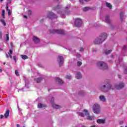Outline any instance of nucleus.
<instances>
[{
  "mask_svg": "<svg viewBox=\"0 0 127 127\" xmlns=\"http://www.w3.org/2000/svg\"><path fill=\"white\" fill-rule=\"evenodd\" d=\"M82 10L83 11H88V10H89V8L88 7H85L83 8Z\"/></svg>",
  "mask_w": 127,
  "mask_h": 127,
  "instance_id": "30",
  "label": "nucleus"
},
{
  "mask_svg": "<svg viewBox=\"0 0 127 127\" xmlns=\"http://www.w3.org/2000/svg\"><path fill=\"white\" fill-rule=\"evenodd\" d=\"M123 16H124V12H121L120 13V17H121V18H123Z\"/></svg>",
  "mask_w": 127,
  "mask_h": 127,
  "instance_id": "37",
  "label": "nucleus"
},
{
  "mask_svg": "<svg viewBox=\"0 0 127 127\" xmlns=\"http://www.w3.org/2000/svg\"><path fill=\"white\" fill-rule=\"evenodd\" d=\"M28 15H31V10H28Z\"/></svg>",
  "mask_w": 127,
  "mask_h": 127,
  "instance_id": "44",
  "label": "nucleus"
},
{
  "mask_svg": "<svg viewBox=\"0 0 127 127\" xmlns=\"http://www.w3.org/2000/svg\"><path fill=\"white\" fill-rule=\"evenodd\" d=\"M3 65H5V63H3Z\"/></svg>",
  "mask_w": 127,
  "mask_h": 127,
  "instance_id": "55",
  "label": "nucleus"
},
{
  "mask_svg": "<svg viewBox=\"0 0 127 127\" xmlns=\"http://www.w3.org/2000/svg\"><path fill=\"white\" fill-rule=\"evenodd\" d=\"M110 90H115V87L110 84V83L104 84L100 87V90L104 93H107V92H108Z\"/></svg>",
  "mask_w": 127,
  "mask_h": 127,
  "instance_id": "2",
  "label": "nucleus"
},
{
  "mask_svg": "<svg viewBox=\"0 0 127 127\" xmlns=\"http://www.w3.org/2000/svg\"><path fill=\"white\" fill-rule=\"evenodd\" d=\"M97 66L102 69V70H106V69H108V65L103 62H99L97 63Z\"/></svg>",
  "mask_w": 127,
  "mask_h": 127,
  "instance_id": "5",
  "label": "nucleus"
},
{
  "mask_svg": "<svg viewBox=\"0 0 127 127\" xmlns=\"http://www.w3.org/2000/svg\"><path fill=\"white\" fill-rule=\"evenodd\" d=\"M10 3H11V0H7L6 6H8V4H10Z\"/></svg>",
  "mask_w": 127,
  "mask_h": 127,
  "instance_id": "32",
  "label": "nucleus"
},
{
  "mask_svg": "<svg viewBox=\"0 0 127 127\" xmlns=\"http://www.w3.org/2000/svg\"><path fill=\"white\" fill-rule=\"evenodd\" d=\"M9 54L10 55H11V54H12V51L11 50H10L9 51Z\"/></svg>",
  "mask_w": 127,
  "mask_h": 127,
  "instance_id": "47",
  "label": "nucleus"
},
{
  "mask_svg": "<svg viewBox=\"0 0 127 127\" xmlns=\"http://www.w3.org/2000/svg\"><path fill=\"white\" fill-rule=\"evenodd\" d=\"M2 72V70L1 69H0V73H1Z\"/></svg>",
  "mask_w": 127,
  "mask_h": 127,
  "instance_id": "53",
  "label": "nucleus"
},
{
  "mask_svg": "<svg viewBox=\"0 0 127 127\" xmlns=\"http://www.w3.org/2000/svg\"><path fill=\"white\" fill-rule=\"evenodd\" d=\"M33 41L35 43H38V42H39V39H38V38H37V37L34 36L33 37Z\"/></svg>",
  "mask_w": 127,
  "mask_h": 127,
  "instance_id": "15",
  "label": "nucleus"
},
{
  "mask_svg": "<svg viewBox=\"0 0 127 127\" xmlns=\"http://www.w3.org/2000/svg\"><path fill=\"white\" fill-rule=\"evenodd\" d=\"M111 52H112V50H108V51H106L105 53V54H106V55H108L110 54V53H111Z\"/></svg>",
  "mask_w": 127,
  "mask_h": 127,
  "instance_id": "31",
  "label": "nucleus"
},
{
  "mask_svg": "<svg viewBox=\"0 0 127 127\" xmlns=\"http://www.w3.org/2000/svg\"><path fill=\"white\" fill-rule=\"evenodd\" d=\"M0 22H1V23L3 24L4 26H5V25H6V23H5V21H4V20H3V19H1Z\"/></svg>",
  "mask_w": 127,
  "mask_h": 127,
  "instance_id": "24",
  "label": "nucleus"
},
{
  "mask_svg": "<svg viewBox=\"0 0 127 127\" xmlns=\"http://www.w3.org/2000/svg\"><path fill=\"white\" fill-rule=\"evenodd\" d=\"M6 9L7 11L8 12V15L10 16V15H11V12H10V10L8 9V6H6Z\"/></svg>",
  "mask_w": 127,
  "mask_h": 127,
  "instance_id": "22",
  "label": "nucleus"
},
{
  "mask_svg": "<svg viewBox=\"0 0 127 127\" xmlns=\"http://www.w3.org/2000/svg\"><path fill=\"white\" fill-rule=\"evenodd\" d=\"M82 20L79 18L75 19L74 24L76 27H80L82 24Z\"/></svg>",
  "mask_w": 127,
  "mask_h": 127,
  "instance_id": "6",
  "label": "nucleus"
},
{
  "mask_svg": "<svg viewBox=\"0 0 127 127\" xmlns=\"http://www.w3.org/2000/svg\"><path fill=\"white\" fill-rule=\"evenodd\" d=\"M54 101V98H52V106L54 109H60V106L56 105L55 103H53Z\"/></svg>",
  "mask_w": 127,
  "mask_h": 127,
  "instance_id": "11",
  "label": "nucleus"
},
{
  "mask_svg": "<svg viewBox=\"0 0 127 127\" xmlns=\"http://www.w3.org/2000/svg\"><path fill=\"white\" fill-rule=\"evenodd\" d=\"M15 74L16 76H19V73H18V71L16 70L15 71Z\"/></svg>",
  "mask_w": 127,
  "mask_h": 127,
  "instance_id": "34",
  "label": "nucleus"
},
{
  "mask_svg": "<svg viewBox=\"0 0 127 127\" xmlns=\"http://www.w3.org/2000/svg\"><path fill=\"white\" fill-rule=\"evenodd\" d=\"M125 87V83H121L119 84V85H117L115 86V87H114V89L116 88L117 90H121V89H123Z\"/></svg>",
  "mask_w": 127,
  "mask_h": 127,
  "instance_id": "9",
  "label": "nucleus"
},
{
  "mask_svg": "<svg viewBox=\"0 0 127 127\" xmlns=\"http://www.w3.org/2000/svg\"><path fill=\"white\" fill-rule=\"evenodd\" d=\"M70 7H71V5L70 4L67 5L66 7H65V13H67V14H69V12H67V10H68V9H69V8H70Z\"/></svg>",
  "mask_w": 127,
  "mask_h": 127,
  "instance_id": "21",
  "label": "nucleus"
},
{
  "mask_svg": "<svg viewBox=\"0 0 127 127\" xmlns=\"http://www.w3.org/2000/svg\"><path fill=\"white\" fill-rule=\"evenodd\" d=\"M2 0H0V1H2Z\"/></svg>",
  "mask_w": 127,
  "mask_h": 127,
  "instance_id": "56",
  "label": "nucleus"
},
{
  "mask_svg": "<svg viewBox=\"0 0 127 127\" xmlns=\"http://www.w3.org/2000/svg\"><path fill=\"white\" fill-rule=\"evenodd\" d=\"M58 61L59 63L60 66H62V65H63V63H64V58L61 56H59Z\"/></svg>",
  "mask_w": 127,
  "mask_h": 127,
  "instance_id": "8",
  "label": "nucleus"
},
{
  "mask_svg": "<svg viewBox=\"0 0 127 127\" xmlns=\"http://www.w3.org/2000/svg\"><path fill=\"white\" fill-rule=\"evenodd\" d=\"M123 127V126H121V127Z\"/></svg>",
  "mask_w": 127,
  "mask_h": 127,
  "instance_id": "58",
  "label": "nucleus"
},
{
  "mask_svg": "<svg viewBox=\"0 0 127 127\" xmlns=\"http://www.w3.org/2000/svg\"><path fill=\"white\" fill-rule=\"evenodd\" d=\"M13 60H14L15 63H16V59H17V58H16V56H14L13 57Z\"/></svg>",
  "mask_w": 127,
  "mask_h": 127,
  "instance_id": "33",
  "label": "nucleus"
},
{
  "mask_svg": "<svg viewBox=\"0 0 127 127\" xmlns=\"http://www.w3.org/2000/svg\"><path fill=\"white\" fill-rule=\"evenodd\" d=\"M56 81L57 82H58V83H59V84H60V85L63 84V81H62V80L60 79V78H59L58 77L56 78Z\"/></svg>",
  "mask_w": 127,
  "mask_h": 127,
  "instance_id": "17",
  "label": "nucleus"
},
{
  "mask_svg": "<svg viewBox=\"0 0 127 127\" xmlns=\"http://www.w3.org/2000/svg\"><path fill=\"white\" fill-rule=\"evenodd\" d=\"M76 57H77V58H80V57H81V55H80V54H77V55H76Z\"/></svg>",
  "mask_w": 127,
  "mask_h": 127,
  "instance_id": "45",
  "label": "nucleus"
},
{
  "mask_svg": "<svg viewBox=\"0 0 127 127\" xmlns=\"http://www.w3.org/2000/svg\"><path fill=\"white\" fill-rule=\"evenodd\" d=\"M5 40L6 41H8L9 40V37L8 36V34H6V37L5 38Z\"/></svg>",
  "mask_w": 127,
  "mask_h": 127,
  "instance_id": "28",
  "label": "nucleus"
},
{
  "mask_svg": "<svg viewBox=\"0 0 127 127\" xmlns=\"http://www.w3.org/2000/svg\"><path fill=\"white\" fill-rule=\"evenodd\" d=\"M65 78L66 79H71V78H72V77L71 76V75H66Z\"/></svg>",
  "mask_w": 127,
  "mask_h": 127,
  "instance_id": "38",
  "label": "nucleus"
},
{
  "mask_svg": "<svg viewBox=\"0 0 127 127\" xmlns=\"http://www.w3.org/2000/svg\"><path fill=\"white\" fill-rule=\"evenodd\" d=\"M106 6H107V7H109L110 9L113 8V6H112V4L108 2H106Z\"/></svg>",
  "mask_w": 127,
  "mask_h": 127,
  "instance_id": "23",
  "label": "nucleus"
},
{
  "mask_svg": "<svg viewBox=\"0 0 127 127\" xmlns=\"http://www.w3.org/2000/svg\"><path fill=\"white\" fill-rule=\"evenodd\" d=\"M24 18H27V16H26V15H24Z\"/></svg>",
  "mask_w": 127,
  "mask_h": 127,
  "instance_id": "52",
  "label": "nucleus"
},
{
  "mask_svg": "<svg viewBox=\"0 0 127 127\" xmlns=\"http://www.w3.org/2000/svg\"><path fill=\"white\" fill-rule=\"evenodd\" d=\"M90 0H79V2L81 4H83L84 3V1H89Z\"/></svg>",
  "mask_w": 127,
  "mask_h": 127,
  "instance_id": "27",
  "label": "nucleus"
},
{
  "mask_svg": "<svg viewBox=\"0 0 127 127\" xmlns=\"http://www.w3.org/2000/svg\"><path fill=\"white\" fill-rule=\"evenodd\" d=\"M78 95H79V96H83V95H84V91L81 90L79 91L78 92Z\"/></svg>",
  "mask_w": 127,
  "mask_h": 127,
  "instance_id": "29",
  "label": "nucleus"
},
{
  "mask_svg": "<svg viewBox=\"0 0 127 127\" xmlns=\"http://www.w3.org/2000/svg\"><path fill=\"white\" fill-rule=\"evenodd\" d=\"M83 113L82 112H77V114L78 116H79L80 117H82L84 118L85 116H87V120H88L89 121H92L94 120V117L93 116H90L89 112H88V110L84 109L83 110Z\"/></svg>",
  "mask_w": 127,
  "mask_h": 127,
  "instance_id": "3",
  "label": "nucleus"
},
{
  "mask_svg": "<svg viewBox=\"0 0 127 127\" xmlns=\"http://www.w3.org/2000/svg\"><path fill=\"white\" fill-rule=\"evenodd\" d=\"M84 48H80V49H79V51H80V52H83V51H84Z\"/></svg>",
  "mask_w": 127,
  "mask_h": 127,
  "instance_id": "40",
  "label": "nucleus"
},
{
  "mask_svg": "<svg viewBox=\"0 0 127 127\" xmlns=\"http://www.w3.org/2000/svg\"><path fill=\"white\" fill-rule=\"evenodd\" d=\"M43 80V78L42 77H40L34 79V80L36 81L37 83H40Z\"/></svg>",
  "mask_w": 127,
  "mask_h": 127,
  "instance_id": "18",
  "label": "nucleus"
},
{
  "mask_svg": "<svg viewBox=\"0 0 127 127\" xmlns=\"http://www.w3.org/2000/svg\"><path fill=\"white\" fill-rule=\"evenodd\" d=\"M8 54L9 55V57H10V59H12V56L9 54V53H8Z\"/></svg>",
  "mask_w": 127,
  "mask_h": 127,
  "instance_id": "43",
  "label": "nucleus"
},
{
  "mask_svg": "<svg viewBox=\"0 0 127 127\" xmlns=\"http://www.w3.org/2000/svg\"><path fill=\"white\" fill-rule=\"evenodd\" d=\"M3 115H1L0 116V119H3Z\"/></svg>",
  "mask_w": 127,
  "mask_h": 127,
  "instance_id": "48",
  "label": "nucleus"
},
{
  "mask_svg": "<svg viewBox=\"0 0 127 127\" xmlns=\"http://www.w3.org/2000/svg\"><path fill=\"white\" fill-rule=\"evenodd\" d=\"M61 14V17H64L65 16V14L62 13V12L59 13Z\"/></svg>",
  "mask_w": 127,
  "mask_h": 127,
  "instance_id": "35",
  "label": "nucleus"
},
{
  "mask_svg": "<svg viewBox=\"0 0 127 127\" xmlns=\"http://www.w3.org/2000/svg\"><path fill=\"white\" fill-rule=\"evenodd\" d=\"M105 21L107 23H111V20L110 19V16H107L105 17Z\"/></svg>",
  "mask_w": 127,
  "mask_h": 127,
  "instance_id": "19",
  "label": "nucleus"
},
{
  "mask_svg": "<svg viewBox=\"0 0 127 127\" xmlns=\"http://www.w3.org/2000/svg\"><path fill=\"white\" fill-rule=\"evenodd\" d=\"M52 33H58L59 34H64L65 32L64 30L61 29H54L51 32Z\"/></svg>",
  "mask_w": 127,
  "mask_h": 127,
  "instance_id": "7",
  "label": "nucleus"
},
{
  "mask_svg": "<svg viewBox=\"0 0 127 127\" xmlns=\"http://www.w3.org/2000/svg\"><path fill=\"white\" fill-rule=\"evenodd\" d=\"M76 79H81L82 78V74L80 72H77L75 75Z\"/></svg>",
  "mask_w": 127,
  "mask_h": 127,
  "instance_id": "14",
  "label": "nucleus"
},
{
  "mask_svg": "<svg viewBox=\"0 0 127 127\" xmlns=\"http://www.w3.org/2000/svg\"><path fill=\"white\" fill-rule=\"evenodd\" d=\"M6 58H8V57H9V55H8V54H6Z\"/></svg>",
  "mask_w": 127,
  "mask_h": 127,
  "instance_id": "49",
  "label": "nucleus"
},
{
  "mask_svg": "<svg viewBox=\"0 0 127 127\" xmlns=\"http://www.w3.org/2000/svg\"><path fill=\"white\" fill-rule=\"evenodd\" d=\"M108 35L107 33H104L102 34L98 37L96 38L94 41V44H102V43L107 39Z\"/></svg>",
  "mask_w": 127,
  "mask_h": 127,
  "instance_id": "1",
  "label": "nucleus"
},
{
  "mask_svg": "<svg viewBox=\"0 0 127 127\" xmlns=\"http://www.w3.org/2000/svg\"><path fill=\"white\" fill-rule=\"evenodd\" d=\"M81 65H82V62H77V66H80Z\"/></svg>",
  "mask_w": 127,
  "mask_h": 127,
  "instance_id": "39",
  "label": "nucleus"
},
{
  "mask_svg": "<svg viewBox=\"0 0 127 127\" xmlns=\"http://www.w3.org/2000/svg\"><path fill=\"white\" fill-rule=\"evenodd\" d=\"M97 124H105V121L103 119H98L97 120Z\"/></svg>",
  "mask_w": 127,
  "mask_h": 127,
  "instance_id": "16",
  "label": "nucleus"
},
{
  "mask_svg": "<svg viewBox=\"0 0 127 127\" xmlns=\"http://www.w3.org/2000/svg\"><path fill=\"white\" fill-rule=\"evenodd\" d=\"M123 124H124V122H123V121H120V125H123Z\"/></svg>",
  "mask_w": 127,
  "mask_h": 127,
  "instance_id": "50",
  "label": "nucleus"
},
{
  "mask_svg": "<svg viewBox=\"0 0 127 127\" xmlns=\"http://www.w3.org/2000/svg\"><path fill=\"white\" fill-rule=\"evenodd\" d=\"M59 8H61V5H59L55 9L56 10L57 9H59Z\"/></svg>",
  "mask_w": 127,
  "mask_h": 127,
  "instance_id": "36",
  "label": "nucleus"
},
{
  "mask_svg": "<svg viewBox=\"0 0 127 127\" xmlns=\"http://www.w3.org/2000/svg\"><path fill=\"white\" fill-rule=\"evenodd\" d=\"M9 113H10L9 110H6L5 113L4 115L5 119H7V118L9 117Z\"/></svg>",
  "mask_w": 127,
  "mask_h": 127,
  "instance_id": "13",
  "label": "nucleus"
},
{
  "mask_svg": "<svg viewBox=\"0 0 127 127\" xmlns=\"http://www.w3.org/2000/svg\"><path fill=\"white\" fill-rule=\"evenodd\" d=\"M118 77L120 79L122 78V76L118 75Z\"/></svg>",
  "mask_w": 127,
  "mask_h": 127,
  "instance_id": "51",
  "label": "nucleus"
},
{
  "mask_svg": "<svg viewBox=\"0 0 127 127\" xmlns=\"http://www.w3.org/2000/svg\"><path fill=\"white\" fill-rule=\"evenodd\" d=\"M21 57L22 59H23V60H25V59H28V57H27V56H26V55H21Z\"/></svg>",
  "mask_w": 127,
  "mask_h": 127,
  "instance_id": "25",
  "label": "nucleus"
},
{
  "mask_svg": "<svg viewBox=\"0 0 127 127\" xmlns=\"http://www.w3.org/2000/svg\"><path fill=\"white\" fill-rule=\"evenodd\" d=\"M45 105L42 104L41 103H39L38 105V108L39 109H41L42 108H45Z\"/></svg>",
  "mask_w": 127,
  "mask_h": 127,
  "instance_id": "20",
  "label": "nucleus"
},
{
  "mask_svg": "<svg viewBox=\"0 0 127 127\" xmlns=\"http://www.w3.org/2000/svg\"><path fill=\"white\" fill-rule=\"evenodd\" d=\"M49 18H50V19H54V18H57V16L54 14L53 12H51L49 15H48Z\"/></svg>",
  "mask_w": 127,
  "mask_h": 127,
  "instance_id": "10",
  "label": "nucleus"
},
{
  "mask_svg": "<svg viewBox=\"0 0 127 127\" xmlns=\"http://www.w3.org/2000/svg\"><path fill=\"white\" fill-rule=\"evenodd\" d=\"M4 14H5V10H2V16L3 18H5V17L4 16Z\"/></svg>",
  "mask_w": 127,
  "mask_h": 127,
  "instance_id": "26",
  "label": "nucleus"
},
{
  "mask_svg": "<svg viewBox=\"0 0 127 127\" xmlns=\"http://www.w3.org/2000/svg\"><path fill=\"white\" fill-rule=\"evenodd\" d=\"M2 37V33L0 31V39Z\"/></svg>",
  "mask_w": 127,
  "mask_h": 127,
  "instance_id": "42",
  "label": "nucleus"
},
{
  "mask_svg": "<svg viewBox=\"0 0 127 127\" xmlns=\"http://www.w3.org/2000/svg\"><path fill=\"white\" fill-rule=\"evenodd\" d=\"M127 46L125 45L123 47V50H126V49H127Z\"/></svg>",
  "mask_w": 127,
  "mask_h": 127,
  "instance_id": "41",
  "label": "nucleus"
},
{
  "mask_svg": "<svg viewBox=\"0 0 127 127\" xmlns=\"http://www.w3.org/2000/svg\"><path fill=\"white\" fill-rule=\"evenodd\" d=\"M93 111L95 114H99L101 113V106L98 104H95L93 106Z\"/></svg>",
  "mask_w": 127,
  "mask_h": 127,
  "instance_id": "4",
  "label": "nucleus"
},
{
  "mask_svg": "<svg viewBox=\"0 0 127 127\" xmlns=\"http://www.w3.org/2000/svg\"><path fill=\"white\" fill-rule=\"evenodd\" d=\"M93 51L94 52H95V51H95V50H93Z\"/></svg>",
  "mask_w": 127,
  "mask_h": 127,
  "instance_id": "57",
  "label": "nucleus"
},
{
  "mask_svg": "<svg viewBox=\"0 0 127 127\" xmlns=\"http://www.w3.org/2000/svg\"><path fill=\"white\" fill-rule=\"evenodd\" d=\"M99 100L101 102H103V103H105V102L107 101V99H106V97L104 95H100L99 96Z\"/></svg>",
  "mask_w": 127,
  "mask_h": 127,
  "instance_id": "12",
  "label": "nucleus"
},
{
  "mask_svg": "<svg viewBox=\"0 0 127 127\" xmlns=\"http://www.w3.org/2000/svg\"><path fill=\"white\" fill-rule=\"evenodd\" d=\"M16 127H19V124H17V125H16Z\"/></svg>",
  "mask_w": 127,
  "mask_h": 127,
  "instance_id": "54",
  "label": "nucleus"
},
{
  "mask_svg": "<svg viewBox=\"0 0 127 127\" xmlns=\"http://www.w3.org/2000/svg\"><path fill=\"white\" fill-rule=\"evenodd\" d=\"M124 72L125 74H127V67L125 68Z\"/></svg>",
  "mask_w": 127,
  "mask_h": 127,
  "instance_id": "46",
  "label": "nucleus"
}]
</instances>
